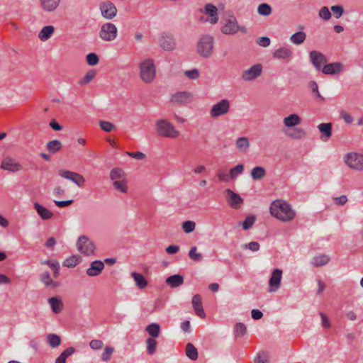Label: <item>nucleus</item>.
<instances>
[{
    "label": "nucleus",
    "instance_id": "f257e3e1",
    "mask_svg": "<svg viewBox=\"0 0 363 363\" xmlns=\"http://www.w3.org/2000/svg\"><path fill=\"white\" fill-rule=\"evenodd\" d=\"M269 211L272 216L283 222L293 220L296 215L289 203L279 199L275 200L271 203Z\"/></svg>",
    "mask_w": 363,
    "mask_h": 363
},
{
    "label": "nucleus",
    "instance_id": "f03ea898",
    "mask_svg": "<svg viewBox=\"0 0 363 363\" xmlns=\"http://www.w3.org/2000/svg\"><path fill=\"white\" fill-rule=\"evenodd\" d=\"M155 130L157 134L161 137L176 138L179 135V132L174 125L167 119L158 120L155 123Z\"/></svg>",
    "mask_w": 363,
    "mask_h": 363
},
{
    "label": "nucleus",
    "instance_id": "7ed1b4c3",
    "mask_svg": "<svg viewBox=\"0 0 363 363\" xmlns=\"http://www.w3.org/2000/svg\"><path fill=\"white\" fill-rule=\"evenodd\" d=\"M214 38L210 35H202L196 45L198 54L204 58L210 57L213 53Z\"/></svg>",
    "mask_w": 363,
    "mask_h": 363
},
{
    "label": "nucleus",
    "instance_id": "20e7f679",
    "mask_svg": "<svg viewBox=\"0 0 363 363\" xmlns=\"http://www.w3.org/2000/svg\"><path fill=\"white\" fill-rule=\"evenodd\" d=\"M140 77L146 83H151L155 77L156 70L154 62L150 59H146L140 64Z\"/></svg>",
    "mask_w": 363,
    "mask_h": 363
},
{
    "label": "nucleus",
    "instance_id": "39448f33",
    "mask_svg": "<svg viewBox=\"0 0 363 363\" xmlns=\"http://www.w3.org/2000/svg\"><path fill=\"white\" fill-rule=\"evenodd\" d=\"M78 250L85 255H91L94 254L96 246L94 242L86 235H81L77 242Z\"/></svg>",
    "mask_w": 363,
    "mask_h": 363
},
{
    "label": "nucleus",
    "instance_id": "423d86ee",
    "mask_svg": "<svg viewBox=\"0 0 363 363\" xmlns=\"http://www.w3.org/2000/svg\"><path fill=\"white\" fill-rule=\"evenodd\" d=\"M118 30L116 26L111 23H106L101 27L99 37L105 41H112L117 37Z\"/></svg>",
    "mask_w": 363,
    "mask_h": 363
},
{
    "label": "nucleus",
    "instance_id": "0eeeda50",
    "mask_svg": "<svg viewBox=\"0 0 363 363\" xmlns=\"http://www.w3.org/2000/svg\"><path fill=\"white\" fill-rule=\"evenodd\" d=\"M345 162L350 168L354 170H363V155L356 152L347 153L345 156Z\"/></svg>",
    "mask_w": 363,
    "mask_h": 363
},
{
    "label": "nucleus",
    "instance_id": "6e6552de",
    "mask_svg": "<svg viewBox=\"0 0 363 363\" xmlns=\"http://www.w3.org/2000/svg\"><path fill=\"white\" fill-rule=\"evenodd\" d=\"M192 94L189 91H178L170 96V102L176 106H184L191 102Z\"/></svg>",
    "mask_w": 363,
    "mask_h": 363
},
{
    "label": "nucleus",
    "instance_id": "1a4fd4ad",
    "mask_svg": "<svg viewBox=\"0 0 363 363\" xmlns=\"http://www.w3.org/2000/svg\"><path fill=\"white\" fill-rule=\"evenodd\" d=\"M99 9L101 16L107 20H112L117 15L118 10L115 4L110 1H106L100 3Z\"/></svg>",
    "mask_w": 363,
    "mask_h": 363
},
{
    "label": "nucleus",
    "instance_id": "9d476101",
    "mask_svg": "<svg viewBox=\"0 0 363 363\" xmlns=\"http://www.w3.org/2000/svg\"><path fill=\"white\" fill-rule=\"evenodd\" d=\"M229 111L230 101L228 99H222L212 106L210 115L212 118H218L228 113Z\"/></svg>",
    "mask_w": 363,
    "mask_h": 363
},
{
    "label": "nucleus",
    "instance_id": "9b49d317",
    "mask_svg": "<svg viewBox=\"0 0 363 363\" xmlns=\"http://www.w3.org/2000/svg\"><path fill=\"white\" fill-rule=\"evenodd\" d=\"M159 43L160 47L166 51H172L176 48V40L174 35L167 32L161 33L159 38Z\"/></svg>",
    "mask_w": 363,
    "mask_h": 363
},
{
    "label": "nucleus",
    "instance_id": "f8f14e48",
    "mask_svg": "<svg viewBox=\"0 0 363 363\" xmlns=\"http://www.w3.org/2000/svg\"><path fill=\"white\" fill-rule=\"evenodd\" d=\"M262 65L259 63L255 64L250 69L242 72L241 78L245 82L252 81L259 77L262 72Z\"/></svg>",
    "mask_w": 363,
    "mask_h": 363
},
{
    "label": "nucleus",
    "instance_id": "ddd939ff",
    "mask_svg": "<svg viewBox=\"0 0 363 363\" xmlns=\"http://www.w3.org/2000/svg\"><path fill=\"white\" fill-rule=\"evenodd\" d=\"M58 174L60 177L72 181L79 186H82V185H84L85 182L84 177L77 172H74L69 170L60 169L59 170Z\"/></svg>",
    "mask_w": 363,
    "mask_h": 363
},
{
    "label": "nucleus",
    "instance_id": "4468645a",
    "mask_svg": "<svg viewBox=\"0 0 363 363\" xmlns=\"http://www.w3.org/2000/svg\"><path fill=\"white\" fill-rule=\"evenodd\" d=\"M226 201L228 204L232 207L233 208L238 209L240 207V205L243 203V199L241 196L234 192L233 190L230 189H227L225 190Z\"/></svg>",
    "mask_w": 363,
    "mask_h": 363
},
{
    "label": "nucleus",
    "instance_id": "2eb2a0df",
    "mask_svg": "<svg viewBox=\"0 0 363 363\" xmlns=\"http://www.w3.org/2000/svg\"><path fill=\"white\" fill-rule=\"evenodd\" d=\"M309 57L312 65L320 71L322 68V65H325L328 62L327 57L321 52L313 50L309 52Z\"/></svg>",
    "mask_w": 363,
    "mask_h": 363
},
{
    "label": "nucleus",
    "instance_id": "dca6fc26",
    "mask_svg": "<svg viewBox=\"0 0 363 363\" xmlns=\"http://www.w3.org/2000/svg\"><path fill=\"white\" fill-rule=\"evenodd\" d=\"M240 26L235 16H230L226 21L225 26L221 28V32L226 35L235 34Z\"/></svg>",
    "mask_w": 363,
    "mask_h": 363
},
{
    "label": "nucleus",
    "instance_id": "f3484780",
    "mask_svg": "<svg viewBox=\"0 0 363 363\" xmlns=\"http://www.w3.org/2000/svg\"><path fill=\"white\" fill-rule=\"evenodd\" d=\"M282 277V270L280 269H275L273 270L271 277L269 278V285L271 288L269 289V292H273L277 291L281 285V281Z\"/></svg>",
    "mask_w": 363,
    "mask_h": 363
},
{
    "label": "nucleus",
    "instance_id": "a211bd4d",
    "mask_svg": "<svg viewBox=\"0 0 363 363\" xmlns=\"http://www.w3.org/2000/svg\"><path fill=\"white\" fill-rule=\"evenodd\" d=\"M1 168L11 172H18L22 169L23 167L21 164L16 162L11 157H6L1 162Z\"/></svg>",
    "mask_w": 363,
    "mask_h": 363
},
{
    "label": "nucleus",
    "instance_id": "6ab92c4d",
    "mask_svg": "<svg viewBox=\"0 0 363 363\" xmlns=\"http://www.w3.org/2000/svg\"><path fill=\"white\" fill-rule=\"evenodd\" d=\"M342 68L343 65L339 62L325 64L322 68V72L328 75L337 74L342 70Z\"/></svg>",
    "mask_w": 363,
    "mask_h": 363
},
{
    "label": "nucleus",
    "instance_id": "aec40b11",
    "mask_svg": "<svg viewBox=\"0 0 363 363\" xmlns=\"http://www.w3.org/2000/svg\"><path fill=\"white\" fill-rule=\"evenodd\" d=\"M104 268V263L101 260L93 261L90 267L86 269V274L89 277L99 276Z\"/></svg>",
    "mask_w": 363,
    "mask_h": 363
},
{
    "label": "nucleus",
    "instance_id": "412c9836",
    "mask_svg": "<svg viewBox=\"0 0 363 363\" xmlns=\"http://www.w3.org/2000/svg\"><path fill=\"white\" fill-rule=\"evenodd\" d=\"M191 303L196 314L200 318H204L206 313L202 306L201 297L199 294H196L193 296Z\"/></svg>",
    "mask_w": 363,
    "mask_h": 363
},
{
    "label": "nucleus",
    "instance_id": "4be33fe9",
    "mask_svg": "<svg viewBox=\"0 0 363 363\" xmlns=\"http://www.w3.org/2000/svg\"><path fill=\"white\" fill-rule=\"evenodd\" d=\"M50 303L52 311L54 313H60L63 309V302L60 296H53L48 299Z\"/></svg>",
    "mask_w": 363,
    "mask_h": 363
},
{
    "label": "nucleus",
    "instance_id": "5701e85b",
    "mask_svg": "<svg viewBox=\"0 0 363 363\" xmlns=\"http://www.w3.org/2000/svg\"><path fill=\"white\" fill-rule=\"evenodd\" d=\"M333 125L331 123H323L318 125V129L321 133V140L327 141L332 136Z\"/></svg>",
    "mask_w": 363,
    "mask_h": 363
},
{
    "label": "nucleus",
    "instance_id": "b1692460",
    "mask_svg": "<svg viewBox=\"0 0 363 363\" xmlns=\"http://www.w3.org/2000/svg\"><path fill=\"white\" fill-rule=\"evenodd\" d=\"M61 0H40L42 9L47 12H53L59 6Z\"/></svg>",
    "mask_w": 363,
    "mask_h": 363
},
{
    "label": "nucleus",
    "instance_id": "393cba45",
    "mask_svg": "<svg viewBox=\"0 0 363 363\" xmlns=\"http://www.w3.org/2000/svg\"><path fill=\"white\" fill-rule=\"evenodd\" d=\"M205 13L209 15L211 17L210 23L215 24L218 21V9L216 6L211 4H208L204 7Z\"/></svg>",
    "mask_w": 363,
    "mask_h": 363
},
{
    "label": "nucleus",
    "instance_id": "a878e982",
    "mask_svg": "<svg viewBox=\"0 0 363 363\" xmlns=\"http://www.w3.org/2000/svg\"><path fill=\"white\" fill-rule=\"evenodd\" d=\"M166 284L172 288H177L184 284V277L181 274L169 276L166 279Z\"/></svg>",
    "mask_w": 363,
    "mask_h": 363
},
{
    "label": "nucleus",
    "instance_id": "bb28decb",
    "mask_svg": "<svg viewBox=\"0 0 363 363\" xmlns=\"http://www.w3.org/2000/svg\"><path fill=\"white\" fill-rule=\"evenodd\" d=\"M34 208L39 216L43 220L50 219L53 216V213L50 210L37 202L34 203Z\"/></svg>",
    "mask_w": 363,
    "mask_h": 363
},
{
    "label": "nucleus",
    "instance_id": "cd10ccee",
    "mask_svg": "<svg viewBox=\"0 0 363 363\" xmlns=\"http://www.w3.org/2000/svg\"><path fill=\"white\" fill-rule=\"evenodd\" d=\"M284 124L288 128H292L301 123V118L296 113L291 114L284 118Z\"/></svg>",
    "mask_w": 363,
    "mask_h": 363
},
{
    "label": "nucleus",
    "instance_id": "c85d7f7f",
    "mask_svg": "<svg viewBox=\"0 0 363 363\" xmlns=\"http://www.w3.org/2000/svg\"><path fill=\"white\" fill-rule=\"evenodd\" d=\"M291 50L285 47L277 49L273 53V57L279 60H286L291 57Z\"/></svg>",
    "mask_w": 363,
    "mask_h": 363
},
{
    "label": "nucleus",
    "instance_id": "c756f323",
    "mask_svg": "<svg viewBox=\"0 0 363 363\" xmlns=\"http://www.w3.org/2000/svg\"><path fill=\"white\" fill-rule=\"evenodd\" d=\"M330 259L328 255L322 254L313 257L311 259V264L315 267H319L327 264L330 262Z\"/></svg>",
    "mask_w": 363,
    "mask_h": 363
},
{
    "label": "nucleus",
    "instance_id": "7c9ffc66",
    "mask_svg": "<svg viewBox=\"0 0 363 363\" xmlns=\"http://www.w3.org/2000/svg\"><path fill=\"white\" fill-rule=\"evenodd\" d=\"M131 277L133 278L135 285L140 289H143L147 286V281L143 275L138 272H132Z\"/></svg>",
    "mask_w": 363,
    "mask_h": 363
},
{
    "label": "nucleus",
    "instance_id": "2f4dec72",
    "mask_svg": "<svg viewBox=\"0 0 363 363\" xmlns=\"http://www.w3.org/2000/svg\"><path fill=\"white\" fill-rule=\"evenodd\" d=\"M235 145L237 149L241 152H246L250 147V141L247 137H240L236 140Z\"/></svg>",
    "mask_w": 363,
    "mask_h": 363
},
{
    "label": "nucleus",
    "instance_id": "473e14b6",
    "mask_svg": "<svg viewBox=\"0 0 363 363\" xmlns=\"http://www.w3.org/2000/svg\"><path fill=\"white\" fill-rule=\"evenodd\" d=\"M55 31V28L52 26H44L38 33V38L42 41L48 40Z\"/></svg>",
    "mask_w": 363,
    "mask_h": 363
},
{
    "label": "nucleus",
    "instance_id": "72a5a7b5",
    "mask_svg": "<svg viewBox=\"0 0 363 363\" xmlns=\"http://www.w3.org/2000/svg\"><path fill=\"white\" fill-rule=\"evenodd\" d=\"M47 150L51 154H56L62 148V144L59 140H52L47 143Z\"/></svg>",
    "mask_w": 363,
    "mask_h": 363
},
{
    "label": "nucleus",
    "instance_id": "f704fd0d",
    "mask_svg": "<svg viewBox=\"0 0 363 363\" xmlns=\"http://www.w3.org/2000/svg\"><path fill=\"white\" fill-rule=\"evenodd\" d=\"M145 331L150 335V338H157L160 334V326L158 323H150L145 328Z\"/></svg>",
    "mask_w": 363,
    "mask_h": 363
},
{
    "label": "nucleus",
    "instance_id": "c9c22d12",
    "mask_svg": "<svg viewBox=\"0 0 363 363\" xmlns=\"http://www.w3.org/2000/svg\"><path fill=\"white\" fill-rule=\"evenodd\" d=\"M46 340L49 345L52 348L57 347L62 342L60 336L54 333L47 335Z\"/></svg>",
    "mask_w": 363,
    "mask_h": 363
},
{
    "label": "nucleus",
    "instance_id": "e433bc0d",
    "mask_svg": "<svg viewBox=\"0 0 363 363\" xmlns=\"http://www.w3.org/2000/svg\"><path fill=\"white\" fill-rule=\"evenodd\" d=\"M82 260V258L79 255H72L68 258H67L62 263L64 267H67L69 268H73L78 264H79Z\"/></svg>",
    "mask_w": 363,
    "mask_h": 363
},
{
    "label": "nucleus",
    "instance_id": "4c0bfd02",
    "mask_svg": "<svg viewBox=\"0 0 363 363\" xmlns=\"http://www.w3.org/2000/svg\"><path fill=\"white\" fill-rule=\"evenodd\" d=\"M266 170L262 167H255L250 172V176L254 180H259L266 176Z\"/></svg>",
    "mask_w": 363,
    "mask_h": 363
},
{
    "label": "nucleus",
    "instance_id": "58836bf2",
    "mask_svg": "<svg viewBox=\"0 0 363 363\" xmlns=\"http://www.w3.org/2000/svg\"><path fill=\"white\" fill-rule=\"evenodd\" d=\"M40 280L45 284L46 286H51L55 288L57 286V283L54 281L50 277L48 271L43 272L40 276Z\"/></svg>",
    "mask_w": 363,
    "mask_h": 363
},
{
    "label": "nucleus",
    "instance_id": "ea45409f",
    "mask_svg": "<svg viewBox=\"0 0 363 363\" xmlns=\"http://www.w3.org/2000/svg\"><path fill=\"white\" fill-rule=\"evenodd\" d=\"M306 38V34L303 31H298L290 37V40L294 45H301L302 44Z\"/></svg>",
    "mask_w": 363,
    "mask_h": 363
},
{
    "label": "nucleus",
    "instance_id": "a19ab883",
    "mask_svg": "<svg viewBox=\"0 0 363 363\" xmlns=\"http://www.w3.org/2000/svg\"><path fill=\"white\" fill-rule=\"evenodd\" d=\"M186 354L191 360L198 359L197 349L191 343H188L186 346Z\"/></svg>",
    "mask_w": 363,
    "mask_h": 363
},
{
    "label": "nucleus",
    "instance_id": "79ce46f5",
    "mask_svg": "<svg viewBox=\"0 0 363 363\" xmlns=\"http://www.w3.org/2000/svg\"><path fill=\"white\" fill-rule=\"evenodd\" d=\"M96 72L94 69H89L84 77L78 82V84L80 86L89 84L96 77Z\"/></svg>",
    "mask_w": 363,
    "mask_h": 363
},
{
    "label": "nucleus",
    "instance_id": "37998d69",
    "mask_svg": "<svg viewBox=\"0 0 363 363\" xmlns=\"http://www.w3.org/2000/svg\"><path fill=\"white\" fill-rule=\"evenodd\" d=\"M125 173L123 169L119 167H115L110 172V179L113 181H117L116 179H122L125 177Z\"/></svg>",
    "mask_w": 363,
    "mask_h": 363
},
{
    "label": "nucleus",
    "instance_id": "c03bdc74",
    "mask_svg": "<svg viewBox=\"0 0 363 363\" xmlns=\"http://www.w3.org/2000/svg\"><path fill=\"white\" fill-rule=\"evenodd\" d=\"M272 12V9L270 5L267 3L260 4L257 7V13L263 16H268Z\"/></svg>",
    "mask_w": 363,
    "mask_h": 363
},
{
    "label": "nucleus",
    "instance_id": "a18cd8bd",
    "mask_svg": "<svg viewBox=\"0 0 363 363\" xmlns=\"http://www.w3.org/2000/svg\"><path fill=\"white\" fill-rule=\"evenodd\" d=\"M286 135L293 139L298 140L303 138L306 135V133L301 128H295L291 132L286 133Z\"/></svg>",
    "mask_w": 363,
    "mask_h": 363
},
{
    "label": "nucleus",
    "instance_id": "49530a36",
    "mask_svg": "<svg viewBox=\"0 0 363 363\" xmlns=\"http://www.w3.org/2000/svg\"><path fill=\"white\" fill-rule=\"evenodd\" d=\"M147 352L148 354H153L157 350V342L155 338H147L146 340Z\"/></svg>",
    "mask_w": 363,
    "mask_h": 363
},
{
    "label": "nucleus",
    "instance_id": "de8ad7c7",
    "mask_svg": "<svg viewBox=\"0 0 363 363\" xmlns=\"http://www.w3.org/2000/svg\"><path fill=\"white\" fill-rule=\"evenodd\" d=\"M197 248L196 246H193L191 247L189 252V257L194 262H201L203 259V257L201 253L196 252Z\"/></svg>",
    "mask_w": 363,
    "mask_h": 363
},
{
    "label": "nucleus",
    "instance_id": "09e8293b",
    "mask_svg": "<svg viewBox=\"0 0 363 363\" xmlns=\"http://www.w3.org/2000/svg\"><path fill=\"white\" fill-rule=\"evenodd\" d=\"M113 186L116 190L123 193H127L128 191L127 181L125 179L114 181Z\"/></svg>",
    "mask_w": 363,
    "mask_h": 363
},
{
    "label": "nucleus",
    "instance_id": "8fccbe9b",
    "mask_svg": "<svg viewBox=\"0 0 363 363\" xmlns=\"http://www.w3.org/2000/svg\"><path fill=\"white\" fill-rule=\"evenodd\" d=\"M256 220V217L253 215L248 216L245 218L244 221L240 223L243 230H249L255 223Z\"/></svg>",
    "mask_w": 363,
    "mask_h": 363
},
{
    "label": "nucleus",
    "instance_id": "3c124183",
    "mask_svg": "<svg viewBox=\"0 0 363 363\" xmlns=\"http://www.w3.org/2000/svg\"><path fill=\"white\" fill-rule=\"evenodd\" d=\"M243 170L244 165L242 164H238L235 167L231 168L229 172L230 179H235L238 174H242Z\"/></svg>",
    "mask_w": 363,
    "mask_h": 363
},
{
    "label": "nucleus",
    "instance_id": "603ef678",
    "mask_svg": "<svg viewBox=\"0 0 363 363\" xmlns=\"http://www.w3.org/2000/svg\"><path fill=\"white\" fill-rule=\"evenodd\" d=\"M196 228V223L191 220H186L182 223V229L185 233H192Z\"/></svg>",
    "mask_w": 363,
    "mask_h": 363
},
{
    "label": "nucleus",
    "instance_id": "864d4df0",
    "mask_svg": "<svg viewBox=\"0 0 363 363\" xmlns=\"http://www.w3.org/2000/svg\"><path fill=\"white\" fill-rule=\"evenodd\" d=\"M255 361L258 363H269V356L268 352L266 351L259 352L257 355Z\"/></svg>",
    "mask_w": 363,
    "mask_h": 363
},
{
    "label": "nucleus",
    "instance_id": "5fc2aeb1",
    "mask_svg": "<svg viewBox=\"0 0 363 363\" xmlns=\"http://www.w3.org/2000/svg\"><path fill=\"white\" fill-rule=\"evenodd\" d=\"M86 61L89 65L95 66L99 63V58L96 53L91 52L86 56Z\"/></svg>",
    "mask_w": 363,
    "mask_h": 363
},
{
    "label": "nucleus",
    "instance_id": "6e6d98bb",
    "mask_svg": "<svg viewBox=\"0 0 363 363\" xmlns=\"http://www.w3.org/2000/svg\"><path fill=\"white\" fill-rule=\"evenodd\" d=\"M114 352V348L109 346H106L104 351L101 354V359L104 362H108L111 359V355Z\"/></svg>",
    "mask_w": 363,
    "mask_h": 363
},
{
    "label": "nucleus",
    "instance_id": "4d7b16f0",
    "mask_svg": "<svg viewBox=\"0 0 363 363\" xmlns=\"http://www.w3.org/2000/svg\"><path fill=\"white\" fill-rule=\"evenodd\" d=\"M308 87L311 89V91L315 94V96L320 99V101H324V97L320 94L318 91V86L315 81H311L308 83Z\"/></svg>",
    "mask_w": 363,
    "mask_h": 363
},
{
    "label": "nucleus",
    "instance_id": "13d9d810",
    "mask_svg": "<svg viewBox=\"0 0 363 363\" xmlns=\"http://www.w3.org/2000/svg\"><path fill=\"white\" fill-rule=\"evenodd\" d=\"M246 331H247V328L243 323H238L235 325V329H234L235 335L243 336L246 333Z\"/></svg>",
    "mask_w": 363,
    "mask_h": 363
},
{
    "label": "nucleus",
    "instance_id": "bf43d9fd",
    "mask_svg": "<svg viewBox=\"0 0 363 363\" xmlns=\"http://www.w3.org/2000/svg\"><path fill=\"white\" fill-rule=\"evenodd\" d=\"M318 16L320 18L328 21L331 18V13L327 6H323L320 9Z\"/></svg>",
    "mask_w": 363,
    "mask_h": 363
},
{
    "label": "nucleus",
    "instance_id": "052dcab7",
    "mask_svg": "<svg viewBox=\"0 0 363 363\" xmlns=\"http://www.w3.org/2000/svg\"><path fill=\"white\" fill-rule=\"evenodd\" d=\"M330 9L336 18H340L344 13V8L341 5L333 6H331Z\"/></svg>",
    "mask_w": 363,
    "mask_h": 363
},
{
    "label": "nucleus",
    "instance_id": "680f3d73",
    "mask_svg": "<svg viewBox=\"0 0 363 363\" xmlns=\"http://www.w3.org/2000/svg\"><path fill=\"white\" fill-rule=\"evenodd\" d=\"M99 125L100 128L105 132H111L115 128V125L113 123L104 121H99Z\"/></svg>",
    "mask_w": 363,
    "mask_h": 363
},
{
    "label": "nucleus",
    "instance_id": "e2e57ef3",
    "mask_svg": "<svg viewBox=\"0 0 363 363\" xmlns=\"http://www.w3.org/2000/svg\"><path fill=\"white\" fill-rule=\"evenodd\" d=\"M259 244L257 242L252 241L249 242L248 244H244L242 245V248L243 249H249L253 252L258 251L259 250Z\"/></svg>",
    "mask_w": 363,
    "mask_h": 363
},
{
    "label": "nucleus",
    "instance_id": "0e129e2a",
    "mask_svg": "<svg viewBox=\"0 0 363 363\" xmlns=\"http://www.w3.org/2000/svg\"><path fill=\"white\" fill-rule=\"evenodd\" d=\"M184 74L191 79H197L199 77V70L196 68L185 71Z\"/></svg>",
    "mask_w": 363,
    "mask_h": 363
},
{
    "label": "nucleus",
    "instance_id": "69168bd1",
    "mask_svg": "<svg viewBox=\"0 0 363 363\" xmlns=\"http://www.w3.org/2000/svg\"><path fill=\"white\" fill-rule=\"evenodd\" d=\"M319 315L322 320V325L325 328H329L331 326L330 322L327 315L323 312H320Z\"/></svg>",
    "mask_w": 363,
    "mask_h": 363
},
{
    "label": "nucleus",
    "instance_id": "338daca9",
    "mask_svg": "<svg viewBox=\"0 0 363 363\" xmlns=\"http://www.w3.org/2000/svg\"><path fill=\"white\" fill-rule=\"evenodd\" d=\"M257 44L260 46L266 48L270 45V39L268 37H260L257 40Z\"/></svg>",
    "mask_w": 363,
    "mask_h": 363
},
{
    "label": "nucleus",
    "instance_id": "774afa93",
    "mask_svg": "<svg viewBox=\"0 0 363 363\" xmlns=\"http://www.w3.org/2000/svg\"><path fill=\"white\" fill-rule=\"evenodd\" d=\"M103 342L99 340H92L89 342V346L93 350H99L103 347Z\"/></svg>",
    "mask_w": 363,
    "mask_h": 363
}]
</instances>
